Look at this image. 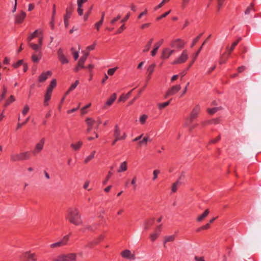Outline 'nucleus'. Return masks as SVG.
I'll return each instance as SVG.
<instances>
[{"mask_svg":"<svg viewBox=\"0 0 261 261\" xmlns=\"http://www.w3.org/2000/svg\"><path fill=\"white\" fill-rule=\"evenodd\" d=\"M66 218L70 223L75 225H80L83 223L80 213H68Z\"/></svg>","mask_w":261,"mask_h":261,"instance_id":"nucleus-1","label":"nucleus"},{"mask_svg":"<svg viewBox=\"0 0 261 261\" xmlns=\"http://www.w3.org/2000/svg\"><path fill=\"white\" fill-rule=\"evenodd\" d=\"M71 234V232H70L69 234H68L66 236H65L59 241L50 244V248H54L60 247L61 246L66 245L67 244V243L69 240V238H70Z\"/></svg>","mask_w":261,"mask_h":261,"instance_id":"nucleus-2","label":"nucleus"},{"mask_svg":"<svg viewBox=\"0 0 261 261\" xmlns=\"http://www.w3.org/2000/svg\"><path fill=\"white\" fill-rule=\"evenodd\" d=\"M35 257V253H30V251H27L23 253L19 257L21 261H29V259L37 261V258Z\"/></svg>","mask_w":261,"mask_h":261,"instance_id":"nucleus-3","label":"nucleus"},{"mask_svg":"<svg viewBox=\"0 0 261 261\" xmlns=\"http://www.w3.org/2000/svg\"><path fill=\"white\" fill-rule=\"evenodd\" d=\"M188 58L187 51L184 50L182 51L181 55L172 62V64H180L185 63Z\"/></svg>","mask_w":261,"mask_h":261,"instance_id":"nucleus-4","label":"nucleus"},{"mask_svg":"<svg viewBox=\"0 0 261 261\" xmlns=\"http://www.w3.org/2000/svg\"><path fill=\"white\" fill-rule=\"evenodd\" d=\"M62 261H76V253H70L67 254H62L59 256Z\"/></svg>","mask_w":261,"mask_h":261,"instance_id":"nucleus-5","label":"nucleus"},{"mask_svg":"<svg viewBox=\"0 0 261 261\" xmlns=\"http://www.w3.org/2000/svg\"><path fill=\"white\" fill-rule=\"evenodd\" d=\"M181 89L179 85H176L171 87L166 92L165 97L167 98L169 96L173 95L176 93Z\"/></svg>","mask_w":261,"mask_h":261,"instance_id":"nucleus-6","label":"nucleus"},{"mask_svg":"<svg viewBox=\"0 0 261 261\" xmlns=\"http://www.w3.org/2000/svg\"><path fill=\"white\" fill-rule=\"evenodd\" d=\"M185 44V43L183 40L180 39H176L171 42V46L175 48H181L184 46Z\"/></svg>","mask_w":261,"mask_h":261,"instance_id":"nucleus-7","label":"nucleus"},{"mask_svg":"<svg viewBox=\"0 0 261 261\" xmlns=\"http://www.w3.org/2000/svg\"><path fill=\"white\" fill-rule=\"evenodd\" d=\"M45 143V139L44 138H42L40 142L37 143L35 147V149L33 151V153L35 154L39 152H40L43 149L44 144Z\"/></svg>","mask_w":261,"mask_h":261,"instance_id":"nucleus-8","label":"nucleus"},{"mask_svg":"<svg viewBox=\"0 0 261 261\" xmlns=\"http://www.w3.org/2000/svg\"><path fill=\"white\" fill-rule=\"evenodd\" d=\"M199 112L200 107L197 105L192 110L190 116L188 117V119L190 120V121H193V120L196 118Z\"/></svg>","mask_w":261,"mask_h":261,"instance_id":"nucleus-9","label":"nucleus"},{"mask_svg":"<svg viewBox=\"0 0 261 261\" xmlns=\"http://www.w3.org/2000/svg\"><path fill=\"white\" fill-rule=\"evenodd\" d=\"M26 17V13L21 11L19 13L17 14L15 16V22L16 23H21L25 17Z\"/></svg>","mask_w":261,"mask_h":261,"instance_id":"nucleus-10","label":"nucleus"},{"mask_svg":"<svg viewBox=\"0 0 261 261\" xmlns=\"http://www.w3.org/2000/svg\"><path fill=\"white\" fill-rule=\"evenodd\" d=\"M89 56L88 53H84V55L80 59L78 64L77 66L75 68V71H77L79 70V68H85L84 66V63L85 62V61L87 59V57Z\"/></svg>","mask_w":261,"mask_h":261,"instance_id":"nucleus-11","label":"nucleus"},{"mask_svg":"<svg viewBox=\"0 0 261 261\" xmlns=\"http://www.w3.org/2000/svg\"><path fill=\"white\" fill-rule=\"evenodd\" d=\"M58 57L60 61L62 64H66L68 63L69 61L67 58L65 57L62 50L60 48L58 50Z\"/></svg>","mask_w":261,"mask_h":261,"instance_id":"nucleus-12","label":"nucleus"},{"mask_svg":"<svg viewBox=\"0 0 261 261\" xmlns=\"http://www.w3.org/2000/svg\"><path fill=\"white\" fill-rule=\"evenodd\" d=\"M51 72L50 71H47L42 73L38 77V81L39 82L43 83L45 81L48 76L51 75Z\"/></svg>","mask_w":261,"mask_h":261,"instance_id":"nucleus-13","label":"nucleus"},{"mask_svg":"<svg viewBox=\"0 0 261 261\" xmlns=\"http://www.w3.org/2000/svg\"><path fill=\"white\" fill-rule=\"evenodd\" d=\"M175 52L174 49H170L168 48H165L162 52V58L163 59H168Z\"/></svg>","mask_w":261,"mask_h":261,"instance_id":"nucleus-14","label":"nucleus"},{"mask_svg":"<svg viewBox=\"0 0 261 261\" xmlns=\"http://www.w3.org/2000/svg\"><path fill=\"white\" fill-rule=\"evenodd\" d=\"M86 122L88 126L87 132L89 133L94 126L95 121L92 118H88L86 119Z\"/></svg>","mask_w":261,"mask_h":261,"instance_id":"nucleus-15","label":"nucleus"},{"mask_svg":"<svg viewBox=\"0 0 261 261\" xmlns=\"http://www.w3.org/2000/svg\"><path fill=\"white\" fill-rule=\"evenodd\" d=\"M121 256L127 259H135V255L134 254H131V252L129 250H124L122 251L121 253Z\"/></svg>","mask_w":261,"mask_h":261,"instance_id":"nucleus-16","label":"nucleus"},{"mask_svg":"<svg viewBox=\"0 0 261 261\" xmlns=\"http://www.w3.org/2000/svg\"><path fill=\"white\" fill-rule=\"evenodd\" d=\"M114 135L115 137V139L112 142L113 145H115L117 141L120 140V131L117 125L115 126Z\"/></svg>","mask_w":261,"mask_h":261,"instance_id":"nucleus-17","label":"nucleus"},{"mask_svg":"<svg viewBox=\"0 0 261 261\" xmlns=\"http://www.w3.org/2000/svg\"><path fill=\"white\" fill-rule=\"evenodd\" d=\"M117 95L116 93H113L110 98L107 101L104 106V109H106L107 106H110L116 99Z\"/></svg>","mask_w":261,"mask_h":261,"instance_id":"nucleus-18","label":"nucleus"},{"mask_svg":"<svg viewBox=\"0 0 261 261\" xmlns=\"http://www.w3.org/2000/svg\"><path fill=\"white\" fill-rule=\"evenodd\" d=\"M97 228L95 227V225L93 226L86 225L84 227L81 229V231L83 232H85L87 230L91 231L94 232L96 230Z\"/></svg>","mask_w":261,"mask_h":261,"instance_id":"nucleus-19","label":"nucleus"},{"mask_svg":"<svg viewBox=\"0 0 261 261\" xmlns=\"http://www.w3.org/2000/svg\"><path fill=\"white\" fill-rule=\"evenodd\" d=\"M175 237H176V235L175 234H173V235L170 236H165L164 237V247L165 248L166 247V244L167 242H173L175 240Z\"/></svg>","mask_w":261,"mask_h":261,"instance_id":"nucleus-20","label":"nucleus"},{"mask_svg":"<svg viewBox=\"0 0 261 261\" xmlns=\"http://www.w3.org/2000/svg\"><path fill=\"white\" fill-rule=\"evenodd\" d=\"M163 42V40L162 39L160 42H158L154 44V48L151 51V55L152 56H154L156 55V54L158 50V49L159 48V47L161 45V44H162Z\"/></svg>","mask_w":261,"mask_h":261,"instance_id":"nucleus-21","label":"nucleus"},{"mask_svg":"<svg viewBox=\"0 0 261 261\" xmlns=\"http://www.w3.org/2000/svg\"><path fill=\"white\" fill-rule=\"evenodd\" d=\"M154 221V218H150L147 220L144 223V229L146 230L148 229L153 224Z\"/></svg>","mask_w":261,"mask_h":261,"instance_id":"nucleus-22","label":"nucleus"},{"mask_svg":"<svg viewBox=\"0 0 261 261\" xmlns=\"http://www.w3.org/2000/svg\"><path fill=\"white\" fill-rule=\"evenodd\" d=\"M181 184V182L178 179L175 182L173 183L171 187L172 192L175 193L176 192L178 187Z\"/></svg>","mask_w":261,"mask_h":261,"instance_id":"nucleus-23","label":"nucleus"},{"mask_svg":"<svg viewBox=\"0 0 261 261\" xmlns=\"http://www.w3.org/2000/svg\"><path fill=\"white\" fill-rule=\"evenodd\" d=\"M20 156L21 161L28 160L30 158V154L29 151H24L20 153Z\"/></svg>","mask_w":261,"mask_h":261,"instance_id":"nucleus-24","label":"nucleus"},{"mask_svg":"<svg viewBox=\"0 0 261 261\" xmlns=\"http://www.w3.org/2000/svg\"><path fill=\"white\" fill-rule=\"evenodd\" d=\"M105 15V12H102L100 20L98 22H96L95 24V27L96 28L97 31L99 30L100 27H101V25L102 24V23L103 22V18H104Z\"/></svg>","mask_w":261,"mask_h":261,"instance_id":"nucleus-25","label":"nucleus"},{"mask_svg":"<svg viewBox=\"0 0 261 261\" xmlns=\"http://www.w3.org/2000/svg\"><path fill=\"white\" fill-rule=\"evenodd\" d=\"M55 15H56V6L55 5H54L53 8L51 19V21L50 22V27L53 30L54 29V18H55Z\"/></svg>","mask_w":261,"mask_h":261,"instance_id":"nucleus-26","label":"nucleus"},{"mask_svg":"<svg viewBox=\"0 0 261 261\" xmlns=\"http://www.w3.org/2000/svg\"><path fill=\"white\" fill-rule=\"evenodd\" d=\"M241 40V38H239L237 41L234 42L230 47H227V50L228 52V55L231 54L232 51L234 49V47L237 45L238 43L239 42L240 40Z\"/></svg>","mask_w":261,"mask_h":261,"instance_id":"nucleus-27","label":"nucleus"},{"mask_svg":"<svg viewBox=\"0 0 261 261\" xmlns=\"http://www.w3.org/2000/svg\"><path fill=\"white\" fill-rule=\"evenodd\" d=\"M127 169V162L124 161L122 162L120 166L119 169L118 170V172H122L125 171Z\"/></svg>","mask_w":261,"mask_h":261,"instance_id":"nucleus-28","label":"nucleus"},{"mask_svg":"<svg viewBox=\"0 0 261 261\" xmlns=\"http://www.w3.org/2000/svg\"><path fill=\"white\" fill-rule=\"evenodd\" d=\"M11 161L12 162H16L21 161L20 153L12 154L10 155Z\"/></svg>","mask_w":261,"mask_h":261,"instance_id":"nucleus-29","label":"nucleus"},{"mask_svg":"<svg viewBox=\"0 0 261 261\" xmlns=\"http://www.w3.org/2000/svg\"><path fill=\"white\" fill-rule=\"evenodd\" d=\"M56 84H57L56 80H55V79L51 81L49 87L47 88L46 91L49 92H51L52 93V91H53V90L54 88H55V86H56Z\"/></svg>","mask_w":261,"mask_h":261,"instance_id":"nucleus-30","label":"nucleus"},{"mask_svg":"<svg viewBox=\"0 0 261 261\" xmlns=\"http://www.w3.org/2000/svg\"><path fill=\"white\" fill-rule=\"evenodd\" d=\"M134 89L130 91H129V92H128L126 94L124 95V94H122L120 96V97H119V101H125L130 95L131 94V93L132 92V91Z\"/></svg>","mask_w":261,"mask_h":261,"instance_id":"nucleus-31","label":"nucleus"},{"mask_svg":"<svg viewBox=\"0 0 261 261\" xmlns=\"http://www.w3.org/2000/svg\"><path fill=\"white\" fill-rule=\"evenodd\" d=\"M153 39H150L146 45L144 47V49L143 50V51L144 53L147 52L149 51L150 48V46L152 43Z\"/></svg>","mask_w":261,"mask_h":261,"instance_id":"nucleus-32","label":"nucleus"},{"mask_svg":"<svg viewBox=\"0 0 261 261\" xmlns=\"http://www.w3.org/2000/svg\"><path fill=\"white\" fill-rule=\"evenodd\" d=\"M83 143L81 141L78 142L76 144H71V147L75 150H79L81 146L82 145Z\"/></svg>","mask_w":261,"mask_h":261,"instance_id":"nucleus-33","label":"nucleus"},{"mask_svg":"<svg viewBox=\"0 0 261 261\" xmlns=\"http://www.w3.org/2000/svg\"><path fill=\"white\" fill-rule=\"evenodd\" d=\"M221 109V107H216V108H214L212 109H208L207 112H208V113L210 114L213 115L215 113H216L218 111L220 110Z\"/></svg>","mask_w":261,"mask_h":261,"instance_id":"nucleus-34","label":"nucleus"},{"mask_svg":"<svg viewBox=\"0 0 261 261\" xmlns=\"http://www.w3.org/2000/svg\"><path fill=\"white\" fill-rule=\"evenodd\" d=\"M7 92V88L5 85L3 86L2 93L1 95V100H3L6 96Z\"/></svg>","mask_w":261,"mask_h":261,"instance_id":"nucleus-35","label":"nucleus"},{"mask_svg":"<svg viewBox=\"0 0 261 261\" xmlns=\"http://www.w3.org/2000/svg\"><path fill=\"white\" fill-rule=\"evenodd\" d=\"M39 30H36L35 32L32 33L28 38L29 42L31 41L33 38L36 37L38 34Z\"/></svg>","mask_w":261,"mask_h":261,"instance_id":"nucleus-36","label":"nucleus"},{"mask_svg":"<svg viewBox=\"0 0 261 261\" xmlns=\"http://www.w3.org/2000/svg\"><path fill=\"white\" fill-rule=\"evenodd\" d=\"M170 101H167L163 103H159L158 104V108L160 110H162L169 105Z\"/></svg>","mask_w":261,"mask_h":261,"instance_id":"nucleus-37","label":"nucleus"},{"mask_svg":"<svg viewBox=\"0 0 261 261\" xmlns=\"http://www.w3.org/2000/svg\"><path fill=\"white\" fill-rule=\"evenodd\" d=\"M95 153V151H93L90 155H89L85 159V163L86 164L88 163L90 160H91L94 157Z\"/></svg>","mask_w":261,"mask_h":261,"instance_id":"nucleus-38","label":"nucleus"},{"mask_svg":"<svg viewBox=\"0 0 261 261\" xmlns=\"http://www.w3.org/2000/svg\"><path fill=\"white\" fill-rule=\"evenodd\" d=\"M170 0H162V1L158 5L156 6L155 8H154V10H156L159 9H160L161 8H162L164 5L166 3H167Z\"/></svg>","mask_w":261,"mask_h":261,"instance_id":"nucleus-39","label":"nucleus"},{"mask_svg":"<svg viewBox=\"0 0 261 261\" xmlns=\"http://www.w3.org/2000/svg\"><path fill=\"white\" fill-rule=\"evenodd\" d=\"M148 116L145 114H143L140 116L139 121L140 123L142 124H144L146 122V119H147Z\"/></svg>","mask_w":261,"mask_h":261,"instance_id":"nucleus-40","label":"nucleus"},{"mask_svg":"<svg viewBox=\"0 0 261 261\" xmlns=\"http://www.w3.org/2000/svg\"><path fill=\"white\" fill-rule=\"evenodd\" d=\"M29 45L31 47V48L36 50V51H37L39 49V48H40V46L38 44H34V43H29Z\"/></svg>","mask_w":261,"mask_h":261,"instance_id":"nucleus-41","label":"nucleus"},{"mask_svg":"<svg viewBox=\"0 0 261 261\" xmlns=\"http://www.w3.org/2000/svg\"><path fill=\"white\" fill-rule=\"evenodd\" d=\"M208 214L209 213H202V215H201L197 218V221L200 222L202 221L205 218H206L208 216Z\"/></svg>","mask_w":261,"mask_h":261,"instance_id":"nucleus-42","label":"nucleus"},{"mask_svg":"<svg viewBox=\"0 0 261 261\" xmlns=\"http://www.w3.org/2000/svg\"><path fill=\"white\" fill-rule=\"evenodd\" d=\"M202 49V46H201L200 47V48L199 49V50L196 52V54H195V56L194 57V59H193V60L192 61V62L190 63V64L188 66V69H189L191 66V65H192V64L194 63V62L195 61L196 58H197V57L198 56L200 50H201Z\"/></svg>","mask_w":261,"mask_h":261,"instance_id":"nucleus-43","label":"nucleus"},{"mask_svg":"<svg viewBox=\"0 0 261 261\" xmlns=\"http://www.w3.org/2000/svg\"><path fill=\"white\" fill-rule=\"evenodd\" d=\"M15 100V97L13 95H11L9 98L6 101L5 106H7L9 105L10 103L14 101Z\"/></svg>","mask_w":261,"mask_h":261,"instance_id":"nucleus-44","label":"nucleus"},{"mask_svg":"<svg viewBox=\"0 0 261 261\" xmlns=\"http://www.w3.org/2000/svg\"><path fill=\"white\" fill-rule=\"evenodd\" d=\"M23 61L22 60H19L16 63L13 64V67L15 68H18L20 65H22L23 63Z\"/></svg>","mask_w":261,"mask_h":261,"instance_id":"nucleus-45","label":"nucleus"},{"mask_svg":"<svg viewBox=\"0 0 261 261\" xmlns=\"http://www.w3.org/2000/svg\"><path fill=\"white\" fill-rule=\"evenodd\" d=\"M136 182H137V177L134 176L131 181V185L133 186L134 190H136Z\"/></svg>","mask_w":261,"mask_h":261,"instance_id":"nucleus-46","label":"nucleus"},{"mask_svg":"<svg viewBox=\"0 0 261 261\" xmlns=\"http://www.w3.org/2000/svg\"><path fill=\"white\" fill-rule=\"evenodd\" d=\"M30 108L28 105H26L24 106L23 109L22 111V114L23 115H25L29 112Z\"/></svg>","mask_w":261,"mask_h":261,"instance_id":"nucleus-47","label":"nucleus"},{"mask_svg":"<svg viewBox=\"0 0 261 261\" xmlns=\"http://www.w3.org/2000/svg\"><path fill=\"white\" fill-rule=\"evenodd\" d=\"M160 173V171L159 170H154L153 172V178L152 180H155L157 177L158 175Z\"/></svg>","mask_w":261,"mask_h":261,"instance_id":"nucleus-48","label":"nucleus"},{"mask_svg":"<svg viewBox=\"0 0 261 261\" xmlns=\"http://www.w3.org/2000/svg\"><path fill=\"white\" fill-rule=\"evenodd\" d=\"M79 84V81L76 80L74 84L71 85V86H70V87L69 89V91H71L73 90H74Z\"/></svg>","mask_w":261,"mask_h":261,"instance_id":"nucleus-49","label":"nucleus"},{"mask_svg":"<svg viewBox=\"0 0 261 261\" xmlns=\"http://www.w3.org/2000/svg\"><path fill=\"white\" fill-rule=\"evenodd\" d=\"M51 93V92H49L46 91V92L44 95V99L46 100V101H49L50 100Z\"/></svg>","mask_w":261,"mask_h":261,"instance_id":"nucleus-50","label":"nucleus"},{"mask_svg":"<svg viewBox=\"0 0 261 261\" xmlns=\"http://www.w3.org/2000/svg\"><path fill=\"white\" fill-rule=\"evenodd\" d=\"M159 237V234L156 233H154L153 234H151L150 236V240L152 242H154Z\"/></svg>","mask_w":261,"mask_h":261,"instance_id":"nucleus-51","label":"nucleus"},{"mask_svg":"<svg viewBox=\"0 0 261 261\" xmlns=\"http://www.w3.org/2000/svg\"><path fill=\"white\" fill-rule=\"evenodd\" d=\"M94 246H95V245H94L93 241L88 242L87 244H86L85 245V248H92Z\"/></svg>","mask_w":261,"mask_h":261,"instance_id":"nucleus-52","label":"nucleus"},{"mask_svg":"<svg viewBox=\"0 0 261 261\" xmlns=\"http://www.w3.org/2000/svg\"><path fill=\"white\" fill-rule=\"evenodd\" d=\"M29 119H30V117H28V118H27L26 119L25 121L24 122H22V123H18L17 124V129L20 128L22 127V126H23V125L25 124L28 122V121L29 120Z\"/></svg>","mask_w":261,"mask_h":261,"instance_id":"nucleus-53","label":"nucleus"},{"mask_svg":"<svg viewBox=\"0 0 261 261\" xmlns=\"http://www.w3.org/2000/svg\"><path fill=\"white\" fill-rule=\"evenodd\" d=\"M190 1V0H182L181 3V6L182 9H184L186 7V6L188 4Z\"/></svg>","mask_w":261,"mask_h":261,"instance_id":"nucleus-54","label":"nucleus"},{"mask_svg":"<svg viewBox=\"0 0 261 261\" xmlns=\"http://www.w3.org/2000/svg\"><path fill=\"white\" fill-rule=\"evenodd\" d=\"M91 106V103H89L88 105H86L85 107L82 108L81 109V112L82 114L84 115L86 113V111L85 110H87V108H89Z\"/></svg>","mask_w":261,"mask_h":261,"instance_id":"nucleus-55","label":"nucleus"},{"mask_svg":"<svg viewBox=\"0 0 261 261\" xmlns=\"http://www.w3.org/2000/svg\"><path fill=\"white\" fill-rule=\"evenodd\" d=\"M192 121H190V120L188 119V117H187L186 118V120L185 122V123H184V127H190V124L192 123Z\"/></svg>","mask_w":261,"mask_h":261,"instance_id":"nucleus-56","label":"nucleus"},{"mask_svg":"<svg viewBox=\"0 0 261 261\" xmlns=\"http://www.w3.org/2000/svg\"><path fill=\"white\" fill-rule=\"evenodd\" d=\"M117 68L116 67V68H111V69H109L108 71V74L110 75H113L114 74V72H115V71L116 70Z\"/></svg>","mask_w":261,"mask_h":261,"instance_id":"nucleus-57","label":"nucleus"},{"mask_svg":"<svg viewBox=\"0 0 261 261\" xmlns=\"http://www.w3.org/2000/svg\"><path fill=\"white\" fill-rule=\"evenodd\" d=\"M251 10H253V6L252 4H251V5L247 8V9L245 11V14L246 15L249 14Z\"/></svg>","mask_w":261,"mask_h":261,"instance_id":"nucleus-58","label":"nucleus"},{"mask_svg":"<svg viewBox=\"0 0 261 261\" xmlns=\"http://www.w3.org/2000/svg\"><path fill=\"white\" fill-rule=\"evenodd\" d=\"M170 12H171V10H169L168 12L165 13L164 14H162L160 17H158L156 18V19L158 20H160V19H161L166 17L169 14H170Z\"/></svg>","mask_w":261,"mask_h":261,"instance_id":"nucleus-59","label":"nucleus"},{"mask_svg":"<svg viewBox=\"0 0 261 261\" xmlns=\"http://www.w3.org/2000/svg\"><path fill=\"white\" fill-rule=\"evenodd\" d=\"M87 0H77V7H82L83 6V3L86 2Z\"/></svg>","mask_w":261,"mask_h":261,"instance_id":"nucleus-60","label":"nucleus"},{"mask_svg":"<svg viewBox=\"0 0 261 261\" xmlns=\"http://www.w3.org/2000/svg\"><path fill=\"white\" fill-rule=\"evenodd\" d=\"M202 35V34H200L198 36H197L196 38H195L192 42V44L191 45V47H193L195 44L196 43V42L198 41L199 39Z\"/></svg>","mask_w":261,"mask_h":261,"instance_id":"nucleus-61","label":"nucleus"},{"mask_svg":"<svg viewBox=\"0 0 261 261\" xmlns=\"http://www.w3.org/2000/svg\"><path fill=\"white\" fill-rule=\"evenodd\" d=\"M155 67V65L152 64L148 68V71L149 72V74H151L152 72L153 71L154 68Z\"/></svg>","mask_w":261,"mask_h":261,"instance_id":"nucleus-62","label":"nucleus"},{"mask_svg":"<svg viewBox=\"0 0 261 261\" xmlns=\"http://www.w3.org/2000/svg\"><path fill=\"white\" fill-rule=\"evenodd\" d=\"M148 141V137H144L143 138V140L139 142L140 145L142 144H146Z\"/></svg>","mask_w":261,"mask_h":261,"instance_id":"nucleus-63","label":"nucleus"},{"mask_svg":"<svg viewBox=\"0 0 261 261\" xmlns=\"http://www.w3.org/2000/svg\"><path fill=\"white\" fill-rule=\"evenodd\" d=\"M32 59L34 62H37L39 61L40 58H38L36 55H33L32 56Z\"/></svg>","mask_w":261,"mask_h":261,"instance_id":"nucleus-64","label":"nucleus"}]
</instances>
